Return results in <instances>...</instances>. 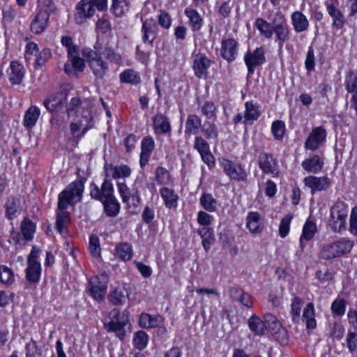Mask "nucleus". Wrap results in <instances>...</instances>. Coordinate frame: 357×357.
Listing matches in <instances>:
<instances>
[{
	"label": "nucleus",
	"instance_id": "obj_28",
	"mask_svg": "<svg viewBox=\"0 0 357 357\" xmlns=\"http://www.w3.org/2000/svg\"><path fill=\"white\" fill-rule=\"evenodd\" d=\"M202 126V119L196 114H189L185 124V136L196 135Z\"/></svg>",
	"mask_w": 357,
	"mask_h": 357
},
{
	"label": "nucleus",
	"instance_id": "obj_34",
	"mask_svg": "<svg viewBox=\"0 0 357 357\" xmlns=\"http://www.w3.org/2000/svg\"><path fill=\"white\" fill-rule=\"evenodd\" d=\"M92 117L91 115L83 116V120L79 122H73L70 123V132L73 135H75L77 132L82 128V133L77 135L79 137H82L86 132V131L91 128L93 125L91 123Z\"/></svg>",
	"mask_w": 357,
	"mask_h": 357
},
{
	"label": "nucleus",
	"instance_id": "obj_39",
	"mask_svg": "<svg viewBox=\"0 0 357 357\" xmlns=\"http://www.w3.org/2000/svg\"><path fill=\"white\" fill-rule=\"evenodd\" d=\"M185 14L189 20V24L192 31L199 30L203 24V20L198 12L192 8H187Z\"/></svg>",
	"mask_w": 357,
	"mask_h": 357
},
{
	"label": "nucleus",
	"instance_id": "obj_9",
	"mask_svg": "<svg viewBox=\"0 0 357 357\" xmlns=\"http://www.w3.org/2000/svg\"><path fill=\"white\" fill-rule=\"evenodd\" d=\"M192 58V67L195 76L199 79H206L212 61L205 54L201 52L193 53Z\"/></svg>",
	"mask_w": 357,
	"mask_h": 357
},
{
	"label": "nucleus",
	"instance_id": "obj_7",
	"mask_svg": "<svg viewBox=\"0 0 357 357\" xmlns=\"http://www.w3.org/2000/svg\"><path fill=\"white\" fill-rule=\"evenodd\" d=\"M108 281V275L105 272L89 280L87 289L91 296L97 301H101L105 298Z\"/></svg>",
	"mask_w": 357,
	"mask_h": 357
},
{
	"label": "nucleus",
	"instance_id": "obj_26",
	"mask_svg": "<svg viewBox=\"0 0 357 357\" xmlns=\"http://www.w3.org/2000/svg\"><path fill=\"white\" fill-rule=\"evenodd\" d=\"M291 20L296 33L305 31L309 28V21L306 16L299 11H294L291 15Z\"/></svg>",
	"mask_w": 357,
	"mask_h": 357
},
{
	"label": "nucleus",
	"instance_id": "obj_44",
	"mask_svg": "<svg viewBox=\"0 0 357 357\" xmlns=\"http://www.w3.org/2000/svg\"><path fill=\"white\" fill-rule=\"evenodd\" d=\"M155 181L159 185H167L172 184L173 182V179L169 171L162 167H158L155 169Z\"/></svg>",
	"mask_w": 357,
	"mask_h": 357
},
{
	"label": "nucleus",
	"instance_id": "obj_11",
	"mask_svg": "<svg viewBox=\"0 0 357 357\" xmlns=\"http://www.w3.org/2000/svg\"><path fill=\"white\" fill-rule=\"evenodd\" d=\"M258 165L264 174L278 176V162L272 154L261 153L258 157Z\"/></svg>",
	"mask_w": 357,
	"mask_h": 357
},
{
	"label": "nucleus",
	"instance_id": "obj_43",
	"mask_svg": "<svg viewBox=\"0 0 357 357\" xmlns=\"http://www.w3.org/2000/svg\"><path fill=\"white\" fill-rule=\"evenodd\" d=\"M101 202L103 205L104 211L107 216L114 217L119 213L120 204L115 197L103 200Z\"/></svg>",
	"mask_w": 357,
	"mask_h": 357
},
{
	"label": "nucleus",
	"instance_id": "obj_56",
	"mask_svg": "<svg viewBox=\"0 0 357 357\" xmlns=\"http://www.w3.org/2000/svg\"><path fill=\"white\" fill-rule=\"evenodd\" d=\"M264 319L267 326V333L269 331L271 333H274L277 330L282 326L277 317L272 314H265Z\"/></svg>",
	"mask_w": 357,
	"mask_h": 357
},
{
	"label": "nucleus",
	"instance_id": "obj_41",
	"mask_svg": "<svg viewBox=\"0 0 357 357\" xmlns=\"http://www.w3.org/2000/svg\"><path fill=\"white\" fill-rule=\"evenodd\" d=\"M20 230L24 238L30 241L33 238L36 225L29 218H24L20 224Z\"/></svg>",
	"mask_w": 357,
	"mask_h": 357
},
{
	"label": "nucleus",
	"instance_id": "obj_1",
	"mask_svg": "<svg viewBox=\"0 0 357 357\" xmlns=\"http://www.w3.org/2000/svg\"><path fill=\"white\" fill-rule=\"evenodd\" d=\"M83 191V182L75 181L69 184L59 195L56 229L64 238L68 235V227L70 225V213L66 210L69 205H73L81 200Z\"/></svg>",
	"mask_w": 357,
	"mask_h": 357
},
{
	"label": "nucleus",
	"instance_id": "obj_20",
	"mask_svg": "<svg viewBox=\"0 0 357 357\" xmlns=\"http://www.w3.org/2000/svg\"><path fill=\"white\" fill-rule=\"evenodd\" d=\"M153 128L155 134L167 135L172 131L169 118L162 113L156 114L153 118Z\"/></svg>",
	"mask_w": 357,
	"mask_h": 357
},
{
	"label": "nucleus",
	"instance_id": "obj_36",
	"mask_svg": "<svg viewBox=\"0 0 357 357\" xmlns=\"http://www.w3.org/2000/svg\"><path fill=\"white\" fill-rule=\"evenodd\" d=\"M71 63L72 68L68 63H65L64 70L68 75H74L76 72H82L85 68L84 61L79 55L68 59Z\"/></svg>",
	"mask_w": 357,
	"mask_h": 357
},
{
	"label": "nucleus",
	"instance_id": "obj_4",
	"mask_svg": "<svg viewBox=\"0 0 357 357\" xmlns=\"http://www.w3.org/2000/svg\"><path fill=\"white\" fill-rule=\"evenodd\" d=\"M273 24V34L275 33V42L279 47H282L284 43L289 40L291 30L287 24L285 15L280 11L275 13L272 20Z\"/></svg>",
	"mask_w": 357,
	"mask_h": 357
},
{
	"label": "nucleus",
	"instance_id": "obj_58",
	"mask_svg": "<svg viewBox=\"0 0 357 357\" xmlns=\"http://www.w3.org/2000/svg\"><path fill=\"white\" fill-rule=\"evenodd\" d=\"M302 305L303 301L301 298L296 296L293 298L291 305V314L293 321L296 322L299 320Z\"/></svg>",
	"mask_w": 357,
	"mask_h": 357
},
{
	"label": "nucleus",
	"instance_id": "obj_14",
	"mask_svg": "<svg viewBox=\"0 0 357 357\" xmlns=\"http://www.w3.org/2000/svg\"><path fill=\"white\" fill-rule=\"evenodd\" d=\"M326 130L323 126L313 128L305 142V148L311 151L317 150L326 141Z\"/></svg>",
	"mask_w": 357,
	"mask_h": 357
},
{
	"label": "nucleus",
	"instance_id": "obj_33",
	"mask_svg": "<svg viewBox=\"0 0 357 357\" xmlns=\"http://www.w3.org/2000/svg\"><path fill=\"white\" fill-rule=\"evenodd\" d=\"M324 162L320 158L314 155L312 157L305 159L302 162L303 168L310 173L317 174L321 171Z\"/></svg>",
	"mask_w": 357,
	"mask_h": 357
},
{
	"label": "nucleus",
	"instance_id": "obj_48",
	"mask_svg": "<svg viewBox=\"0 0 357 357\" xmlns=\"http://www.w3.org/2000/svg\"><path fill=\"white\" fill-rule=\"evenodd\" d=\"M116 256L123 261L131 259L132 256V248L128 243H121L116 246Z\"/></svg>",
	"mask_w": 357,
	"mask_h": 357
},
{
	"label": "nucleus",
	"instance_id": "obj_59",
	"mask_svg": "<svg viewBox=\"0 0 357 357\" xmlns=\"http://www.w3.org/2000/svg\"><path fill=\"white\" fill-rule=\"evenodd\" d=\"M271 132L275 139L280 140L285 132V124L282 121H274L271 126Z\"/></svg>",
	"mask_w": 357,
	"mask_h": 357
},
{
	"label": "nucleus",
	"instance_id": "obj_55",
	"mask_svg": "<svg viewBox=\"0 0 357 357\" xmlns=\"http://www.w3.org/2000/svg\"><path fill=\"white\" fill-rule=\"evenodd\" d=\"M129 3L127 0L119 1H113L112 5V10L116 17H121L129 10Z\"/></svg>",
	"mask_w": 357,
	"mask_h": 357
},
{
	"label": "nucleus",
	"instance_id": "obj_18",
	"mask_svg": "<svg viewBox=\"0 0 357 357\" xmlns=\"http://www.w3.org/2000/svg\"><path fill=\"white\" fill-rule=\"evenodd\" d=\"M105 177L114 179L124 178L131 174L130 168L126 165L114 166L112 164H105L104 167Z\"/></svg>",
	"mask_w": 357,
	"mask_h": 357
},
{
	"label": "nucleus",
	"instance_id": "obj_61",
	"mask_svg": "<svg viewBox=\"0 0 357 357\" xmlns=\"http://www.w3.org/2000/svg\"><path fill=\"white\" fill-rule=\"evenodd\" d=\"M292 218V215L287 214L281 220L280 224L279 225V234L280 237L284 238L288 235L289 232L290 223Z\"/></svg>",
	"mask_w": 357,
	"mask_h": 357
},
{
	"label": "nucleus",
	"instance_id": "obj_50",
	"mask_svg": "<svg viewBox=\"0 0 357 357\" xmlns=\"http://www.w3.org/2000/svg\"><path fill=\"white\" fill-rule=\"evenodd\" d=\"M344 328L340 321L333 320L329 322V335L333 338L340 340L342 338Z\"/></svg>",
	"mask_w": 357,
	"mask_h": 357
},
{
	"label": "nucleus",
	"instance_id": "obj_57",
	"mask_svg": "<svg viewBox=\"0 0 357 357\" xmlns=\"http://www.w3.org/2000/svg\"><path fill=\"white\" fill-rule=\"evenodd\" d=\"M15 280L12 270L6 266H0V281L5 284H11Z\"/></svg>",
	"mask_w": 357,
	"mask_h": 357
},
{
	"label": "nucleus",
	"instance_id": "obj_51",
	"mask_svg": "<svg viewBox=\"0 0 357 357\" xmlns=\"http://www.w3.org/2000/svg\"><path fill=\"white\" fill-rule=\"evenodd\" d=\"M317 231V226L312 221H307L303 228V233L300 238L301 245L303 243V239L306 241L311 240Z\"/></svg>",
	"mask_w": 357,
	"mask_h": 357
},
{
	"label": "nucleus",
	"instance_id": "obj_13",
	"mask_svg": "<svg viewBox=\"0 0 357 357\" xmlns=\"http://www.w3.org/2000/svg\"><path fill=\"white\" fill-rule=\"evenodd\" d=\"M303 183L305 186L311 189V193L327 190L332 182L327 176H308L304 178Z\"/></svg>",
	"mask_w": 357,
	"mask_h": 357
},
{
	"label": "nucleus",
	"instance_id": "obj_37",
	"mask_svg": "<svg viewBox=\"0 0 357 357\" xmlns=\"http://www.w3.org/2000/svg\"><path fill=\"white\" fill-rule=\"evenodd\" d=\"M162 322V317L159 315H151L142 313L139 317V323L142 328H155Z\"/></svg>",
	"mask_w": 357,
	"mask_h": 357
},
{
	"label": "nucleus",
	"instance_id": "obj_15",
	"mask_svg": "<svg viewBox=\"0 0 357 357\" xmlns=\"http://www.w3.org/2000/svg\"><path fill=\"white\" fill-rule=\"evenodd\" d=\"M324 5L328 15L332 19V26L335 29H341L344 26L346 19L344 13L335 5V2L326 1Z\"/></svg>",
	"mask_w": 357,
	"mask_h": 357
},
{
	"label": "nucleus",
	"instance_id": "obj_62",
	"mask_svg": "<svg viewBox=\"0 0 357 357\" xmlns=\"http://www.w3.org/2000/svg\"><path fill=\"white\" fill-rule=\"evenodd\" d=\"M89 249L91 254L95 257H98L100 256L101 249L99 243V238L96 236L92 235L90 237L89 243Z\"/></svg>",
	"mask_w": 357,
	"mask_h": 357
},
{
	"label": "nucleus",
	"instance_id": "obj_16",
	"mask_svg": "<svg viewBox=\"0 0 357 357\" xmlns=\"http://www.w3.org/2000/svg\"><path fill=\"white\" fill-rule=\"evenodd\" d=\"M67 104V95L59 92L50 96L43 102L46 109L52 113L61 111Z\"/></svg>",
	"mask_w": 357,
	"mask_h": 357
},
{
	"label": "nucleus",
	"instance_id": "obj_29",
	"mask_svg": "<svg viewBox=\"0 0 357 357\" xmlns=\"http://www.w3.org/2000/svg\"><path fill=\"white\" fill-rule=\"evenodd\" d=\"M244 121L245 124L257 121L261 115L259 105L254 101H247L245 103Z\"/></svg>",
	"mask_w": 357,
	"mask_h": 357
},
{
	"label": "nucleus",
	"instance_id": "obj_54",
	"mask_svg": "<svg viewBox=\"0 0 357 357\" xmlns=\"http://www.w3.org/2000/svg\"><path fill=\"white\" fill-rule=\"evenodd\" d=\"M121 82L130 84H138L140 82V77L132 69H127L119 75Z\"/></svg>",
	"mask_w": 357,
	"mask_h": 357
},
{
	"label": "nucleus",
	"instance_id": "obj_49",
	"mask_svg": "<svg viewBox=\"0 0 357 357\" xmlns=\"http://www.w3.org/2000/svg\"><path fill=\"white\" fill-rule=\"evenodd\" d=\"M149 341L148 335L143 331H139L134 334L132 344L134 347L142 350L146 347Z\"/></svg>",
	"mask_w": 357,
	"mask_h": 357
},
{
	"label": "nucleus",
	"instance_id": "obj_31",
	"mask_svg": "<svg viewBox=\"0 0 357 357\" xmlns=\"http://www.w3.org/2000/svg\"><path fill=\"white\" fill-rule=\"evenodd\" d=\"M250 329L256 335H261L267 333V326L265 319L261 320L256 314L252 315L248 320Z\"/></svg>",
	"mask_w": 357,
	"mask_h": 357
},
{
	"label": "nucleus",
	"instance_id": "obj_8",
	"mask_svg": "<svg viewBox=\"0 0 357 357\" xmlns=\"http://www.w3.org/2000/svg\"><path fill=\"white\" fill-rule=\"evenodd\" d=\"M244 62L248 68V76L254 74L256 68L266 62L265 50L263 47L253 51L248 50L244 55Z\"/></svg>",
	"mask_w": 357,
	"mask_h": 357
},
{
	"label": "nucleus",
	"instance_id": "obj_23",
	"mask_svg": "<svg viewBox=\"0 0 357 357\" xmlns=\"http://www.w3.org/2000/svg\"><path fill=\"white\" fill-rule=\"evenodd\" d=\"M5 215L9 220L15 219L22 212V207L19 198L10 197L4 205Z\"/></svg>",
	"mask_w": 357,
	"mask_h": 357
},
{
	"label": "nucleus",
	"instance_id": "obj_27",
	"mask_svg": "<svg viewBox=\"0 0 357 357\" xmlns=\"http://www.w3.org/2000/svg\"><path fill=\"white\" fill-rule=\"evenodd\" d=\"M50 18L37 12L30 24L31 31L35 34L45 31L49 24Z\"/></svg>",
	"mask_w": 357,
	"mask_h": 357
},
{
	"label": "nucleus",
	"instance_id": "obj_40",
	"mask_svg": "<svg viewBox=\"0 0 357 357\" xmlns=\"http://www.w3.org/2000/svg\"><path fill=\"white\" fill-rule=\"evenodd\" d=\"M344 84L348 93H352V96L357 95V75L353 70H349L346 73Z\"/></svg>",
	"mask_w": 357,
	"mask_h": 357
},
{
	"label": "nucleus",
	"instance_id": "obj_2",
	"mask_svg": "<svg viewBox=\"0 0 357 357\" xmlns=\"http://www.w3.org/2000/svg\"><path fill=\"white\" fill-rule=\"evenodd\" d=\"M82 53L83 56L87 59L89 66L96 77L102 79L108 70V66L102 59L100 53L90 48L83 49ZM100 54L111 62L118 63L121 60V55L109 46H105Z\"/></svg>",
	"mask_w": 357,
	"mask_h": 357
},
{
	"label": "nucleus",
	"instance_id": "obj_42",
	"mask_svg": "<svg viewBox=\"0 0 357 357\" xmlns=\"http://www.w3.org/2000/svg\"><path fill=\"white\" fill-rule=\"evenodd\" d=\"M255 25L261 35L264 36L266 38H271L273 36V24L268 22L263 18H257L255 22Z\"/></svg>",
	"mask_w": 357,
	"mask_h": 357
},
{
	"label": "nucleus",
	"instance_id": "obj_10",
	"mask_svg": "<svg viewBox=\"0 0 357 357\" xmlns=\"http://www.w3.org/2000/svg\"><path fill=\"white\" fill-rule=\"evenodd\" d=\"M90 195L92 198L100 202L114 197V188L111 181L105 177L100 188L96 184H91Z\"/></svg>",
	"mask_w": 357,
	"mask_h": 357
},
{
	"label": "nucleus",
	"instance_id": "obj_46",
	"mask_svg": "<svg viewBox=\"0 0 357 357\" xmlns=\"http://www.w3.org/2000/svg\"><path fill=\"white\" fill-rule=\"evenodd\" d=\"M201 113L208 120H216L217 107L212 101H206L202 105H199Z\"/></svg>",
	"mask_w": 357,
	"mask_h": 357
},
{
	"label": "nucleus",
	"instance_id": "obj_24",
	"mask_svg": "<svg viewBox=\"0 0 357 357\" xmlns=\"http://www.w3.org/2000/svg\"><path fill=\"white\" fill-rule=\"evenodd\" d=\"M246 227L251 233H260L263 229L261 215L258 212L250 211L246 217Z\"/></svg>",
	"mask_w": 357,
	"mask_h": 357
},
{
	"label": "nucleus",
	"instance_id": "obj_12",
	"mask_svg": "<svg viewBox=\"0 0 357 357\" xmlns=\"http://www.w3.org/2000/svg\"><path fill=\"white\" fill-rule=\"evenodd\" d=\"M221 166L225 173L233 180L244 181L247 178V173L243 167L236 163H234L229 160L224 159L221 162Z\"/></svg>",
	"mask_w": 357,
	"mask_h": 357
},
{
	"label": "nucleus",
	"instance_id": "obj_22",
	"mask_svg": "<svg viewBox=\"0 0 357 357\" xmlns=\"http://www.w3.org/2000/svg\"><path fill=\"white\" fill-rule=\"evenodd\" d=\"M142 31L143 33V41L151 44L158 34V24L153 20H146L143 22Z\"/></svg>",
	"mask_w": 357,
	"mask_h": 357
},
{
	"label": "nucleus",
	"instance_id": "obj_6",
	"mask_svg": "<svg viewBox=\"0 0 357 357\" xmlns=\"http://www.w3.org/2000/svg\"><path fill=\"white\" fill-rule=\"evenodd\" d=\"M40 250L36 246H33L27 258V268L25 270L26 278L32 283H38L40 281L41 273V265L38 261Z\"/></svg>",
	"mask_w": 357,
	"mask_h": 357
},
{
	"label": "nucleus",
	"instance_id": "obj_3",
	"mask_svg": "<svg viewBox=\"0 0 357 357\" xmlns=\"http://www.w3.org/2000/svg\"><path fill=\"white\" fill-rule=\"evenodd\" d=\"M354 245L353 241L347 238H342L331 243L325 245L320 252V257L326 260L340 257L349 253Z\"/></svg>",
	"mask_w": 357,
	"mask_h": 357
},
{
	"label": "nucleus",
	"instance_id": "obj_35",
	"mask_svg": "<svg viewBox=\"0 0 357 357\" xmlns=\"http://www.w3.org/2000/svg\"><path fill=\"white\" fill-rule=\"evenodd\" d=\"M126 321H110L108 323L104 324V328L109 333L114 332L116 335L120 339L123 340L126 335L125 326Z\"/></svg>",
	"mask_w": 357,
	"mask_h": 357
},
{
	"label": "nucleus",
	"instance_id": "obj_21",
	"mask_svg": "<svg viewBox=\"0 0 357 357\" xmlns=\"http://www.w3.org/2000/svg\"><path fill=\"white\" fill-rule=\"evenodd\" d=\"M154 147L155 142L152 137L147 136L142 139L139 159V164L142 167L147 165Z\"/></svg>",
	"mask_w": 357,
	"mask_h": 357
},
{
	"label": "nucleus",
	"instance_id": "obj_63",
	"mask_svg": "<svg viewBox=\"0 0 357 357\" xmlns=\"http://www.w3.org/2000/svg\"><path fill=\"white\" fill-rule=\"evenodd\" d=\"M26 357H40L41 351L38 348L37 343L31 340L26 345Z\"/></svg>",
	"mask_w": 357,
	"mask_h": 357
},
{
	"label": "nucleus",
	"instance_id": "obj_30",
	"mask_svg": "<svg viewBox=\"0 0 357 357\" xmlns=\"http://www.w3.org/2000/svg\"><path fill=\"white\" fill-rule=\"evenodd\" d=\"M40 115V109L39 107L35 105H32L28 108L25 112L23 124L24 127L31 129L33 128Z\"/></svg>",
	"mask_w": 357,
	"mask_h": 357
},
{
	"label": "nucleus",
	"instance_id": "obj_45",
	"mask_svg": "<svg viewBox=\"0 0 357 357\" xmlns=\"http://www.w3.org/2000/svg\"><path fill=\"white\" fill-rule=\"evenodd\" d=\"M199 234L202 238V244L204 250L208 251L215 241L213 230L208 227H204L199 230Z\"/></svg>",
	"mask_w": 357,
	"mask_h": 357
},
{
	"label": "nucleus",
	"instance_id": "obj_60",
	"mask_svg": "<svg viewBox=\"0 0 357 357\" xmlns=\"http://www.w3.org/2000/svg\"><path fill=\"white\" fill-rule=\"evenodd\" d=\"M346 301L344 298H336L331 304L332 312L338 317H342L346 310Z\"/></svg>",
	"mask_w": 357,
	"mask_h": 357
},
{
	"label": "nucleus",
	"instance_id": "obj_5",
	"mask_svg": "<svg viewBox=\"0 0 357 357\" xmlns=\"http://www.w3.org/2000/svg\"><path fill=\"white\" fill-rule=\"evenodd\" d=\"M348 208L342 202H336L331 208L329 226L334 232H340L345 227Z\"/></svg>",
	"mask_w": 357,
	"mask_h": 357
},
{
	"label": "nucleus",
	"instance_id": "obj_19",
	"mask_svg": "<svg viewBox=\"0 0 357 357\" xmlns=\"http://www.w3.org/2000/svg\"><path fill=\"white\" fill-rule=\"evenodd\" d=\"M238 42L231 38L222 41L221 55L227 61L231 62L236 59L238 54Z\"/></svg>",
	"mask_w": 357,
	"mask_h": 357
},
{
	"label": "nucleus",
	"instance_id": "obj_52",
	"mask_svg": "<svg viewBox=\"0 0 357 357\" xmlns=\"http://www.w3.org/2000/svg\"><path fill=\"white\" fill-rule=\"evenodd\" d=\"M108 299L114 305H123L126 301L124 290L119 288L114 289L109 293Z\"/></svg>",
	"mask_w": 357,
	"mask_h": 357
},
{
	"label": "nucleus",
	"instance_id": "obj_32",
	"mask_svg": "<svg viewBox=\"0 0 357 357\" xmlns=\"http://www.w3.org/2000/svg\"><path fill=\"white\" fill-rule=\"evenodd\" d=\"M160 194L167 208H173L177 206L178 196L173 189L163 187L160 190Z\"/></svg>",
	"mask_w": 357,
	"mask_h": 357
},
{
	"label": "nucleus",
	"instance_id": "obj_25",
	"mask_svg": "<svg viewBox=\"0 0 357 357\" xmlns=\"http://www.w3.org/2000/svg\"><path fill=\"white\" fill-rule=\"evenodd\" d=\"M24 76V68L17 61H12L10 64L8 77L13 84H20Z\"/></svg>",
	"mask_w": 357,
	"mask_h": 357
},
{
	"label": "nucleus",
	"instance_id": "obj_47",
	"mask_svg": "<svg viewBox=\"0 0 357 357\" xmlns=\"http://www.w3.org/2000/svg\"><path fill=\"white\" fill-rule=\"evenodd\" d=\"M201 206L208 212L217 210V201L211 194L203 193L199 199Z\"/></svg>",
	"mask_w": 357,
	"mask_h": 357
},
{
	"label": "nucleus",
	"instance_id": "obj_38",
	"mask_svg": "<svg viewBox=\"0 0 357 357\" xmlns=\"http://www.w3.org/2000/svg\"><path fill=\"white\" fill-rule=\"evenodd\" d=\"M37 9L38 13L50 17L57 13V8L52 0H38Z\"/></svg>",
	"mask_w": 357,
	"mask_h": 357
},
{
	"label": "nucleus",
	"instance_id": "obj_17",
	"mask_svg": "<svg viewBox=\"0 0 357 357\" xmlns=\"http://www.w3.org/2000/svg\"><path fill=\"white\" fill-rule=\"evenodd\" d=\"M75 22L77 24L84 23L87 19L91 17L95 13V8L89 0H82L76 7Z\"/></svg>",
	"mask_w": 357,
	"mask_h": 357
},
{
	"label": "nucleus",
	"instance_id": "obj_53",
	"mask_svg": "<svg viewBox=\"0 0 357 357\" xmlns=\"http://www.w3.org/2000/svg\"><path fill=\"white\" fill-rule=\"evenodd\" d=\"M202 132L204 136L208 139H216L218 137V130L215 123L211 122H205L202 128Z\"/></svg>",
	"mask_w": 357,
	"mask_h": 357
},
{
	"label": "nucleus",
	"instance_id": "obj_64",
	"mask_svg": "<svg viewBox=\"0 0 357 357\" xmlns=\"http://www.w3.org/2000/svg\"><path fill=\"white\" fill-rule=\"evenodd\" d=\"M193 147L199 154L210 149L208 143L201 136L195 137Z\"/></svg>",
	"mask_w": 357,
	"mask_h": 357
}]
</instances>
